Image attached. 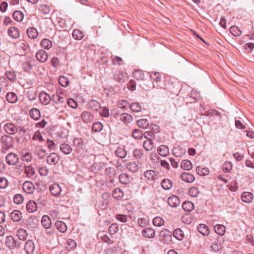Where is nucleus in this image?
I'll use <instances>...</instances> for the list:
<instances>
[{"mask_svg": "<svg viewBox=\"0 0 254 254\" xmlns=\"http://www.w3.org/2000/svg\"><path fill=\"white\" fill-rule=\"evenodd\" d=\"M150 77L152 80L155 81L156 82H159L161 80L160 73L157 72H154L150 75Z\"/></svg>", "mask_w": 254, "mask_h": 254, "instance_id": "58", "label": "nucleus"}, {"mask_svg": "<svg viewBox=\"0 0 254 254\" xmlns=\"http://www.w3.org/2000/svg\"><path fill=\"white\" fill-rule=\"evenodd\" d=\"M196 171L200 176H205L209 174V170L207 168L202 166L197 167Z\"/></svg>", "mask_w": 254, "mask_h": 254, "instance_id": "40", "label": "nucleus"}, {"mask_svg": "<svg viewBox=\"0 0 254 254\" xmlns=\"http://www.w3.org/2000/svg\"><path fill=\"white\" fill-rule=\"evenodd\" d=\"M116 116H119L120 120L125 124H129L132 121V117L126 113H124L121 114H117Z\"/></svg>", "mask_w": 254, "mask_h": 254, "instance_id": "5", "label": "nucleus"}, {"mask_svg": "<svg viewBox=\"0 0 254 254\" xmlns=\"http://www.w3.org/2000/svg\"><path fill=\"white\" fill-rule=\"evenodd\" d=\"M214 229L215 233L219 236L223 235L226 231L225 227L221 224L216 225Z\"/></svg>", "mask_w": 254, "mask_h": 254, "instance_id": "27", "label": "nucleus"}, {"mask_svg": "<svg viewBox=\"0 0 254 254\" xmlns=\"http://www.w3.org/2000/svg\"><path fill=\"white\" fill-rule=\"evenodd\" d=\"M120 182L123 184H127L129 182V178L127 175L122 174L119 176Z\"/></svg>", "mask_w": 254, "mask_h": 254, "instance_id": "49", "label": "nucleus"}, {"mask_svg": "<svg viewBox=\"0 0 254 254\" xmlns=\"http://www.w3.org/2000/svg\"><path fill=\"white\" fill-rule=\"evenodd\" d=\"M231 33L235 36H240L242 32L240 28L236 26H232L230 28Z\"/></svg>", "mask_w": 254, "mask_h": 254, "instance_id": "38", "label": "nucleus"}, {"mask_svg": "<svg viewBox=\"0 0 254 254\" xmlns=\"http://www.w3.org/2000/svg\"><path fill=\"white\" fill-rule=\"evenodd\" d=\"M181 167L184 170H190L192 168V164L190 161L184 160L182 162Z\"/></svg>", "mask_w": 254, "mask_h": 254, "instance_id": "32", "label": "nucleus"}, {"mask_svg": "<svg viewBox=\"0 0 254 254\" xmlns=\"http://www.w3.org/2000/svg\"><path fill=\"white\" fill-rule=\"evenodd\" d=\"M253 194L249 192H244L241 195L242 200L246 203L251 202L253 199Z\"/></svg>", "mask_w": 254, "mask_h": 254, "instance_id": "18", "label": "nucleus"}, {"mask_svg": "<svg viewBox=\"0 0 254 254\" xmlns=\"http://www.w3.org/2000/svg\"><path fill=\"white\" fill-rule=\"evenodd\" d=\"M73 145L78 148H81L83 146V141L81 138H75L73 141Z\"/></svg>", "mask_w": 254, "mask_h": 254, "instance_id": "60", "label": "nucleus"}, {"mask_svg": "<svg viewBox=\"0 0 254 254\" xmlns=\"http://www.w3.org/2000/svg\"><path fill=\"white\" fill-rule=\"evenodd\" d=\"M25 173L28 177L32 176L35 174V170L31 166H26L25 167Z\"/></svg>", "mask_w": 254, "mask_h": 254, "instance_id": "54", "label": "nucleus"}, {"mask_svg": "<svg viewBox=\"0 0 254 254\" xmlns=\"http://www.w3.org/2000/svg\"><path fill=\"white\" fill-rule=\"evenodd\" d=\"M12 220L14 222H18L22 218L21 212L17 210H14L10 213Z\"/></svg>", "mask_w": 254, "mask_h": 254, "instance_id": "19", "label": "nucleus"}, {"mask_svg": "<svg viewBox=\"0 0 254 254\" xmlns=\"http://www.w3.org/2000/svg\"><path fill=\"white\" fill-rule=\"evenodd\" d=\"M133 76L136 80H140L143 79L144 74L142 71L136 70L133 73Z\"/></svg>", "mask_w": 254, "mask_h": 254, "instance_id": "48", "label": "nucleus"}, {"mask_svg": "<svg viewBox=\"0 0 254 254\" xmlns=\"http://www.w3.org/2000/svg\"><path fill=\"white\" fill-rule=\"evenodd\" d=\"M112 195L114 198L120 199L123 197L124 192L120 189L116 188L113 190Z\"/></svg>", "mask_w": 254, "mask_h": 254, "instance_id": "29", "label": "nucleus"}, {"mask_svg": "<svg viewBox=\"0 0 254 254\" xmlns=\"http://www.w3.org/2000/svg\"><path fill=\"white\" fill-rule=\"evenodd\" d=\"M153 224L157 227H160L164 225V220L160 217H156L153 220Z\"/></svg>", "mask_w": 254, "mask_h": 254, "instance_id": "52", "label": "nucleus"}, {"mask_svg": "<svg viewBox=\"0 0 254 254\" xmlns=\"http://www.w3.org/2000/svg\"><path fill=\"white\" fill-rule=\"evenodd\" d=\"M161 185L163 189L166 190H169L172 187V183L168 179H163L161 182Z\"/></svg>", "mask_w": 254, "mask_h": 254, "instance_id": "28", "label": "nucleus"}, {"mask_svg": "<svg viewBox=\"0 0 254 254\" xmlns=\"http://www.w3.org/2000/svg\"><path fill=\"white\" fill-rule=\"evenodd\" d=\"M39 10L42 14L46 15L50 14L51 8L47 4H41L39 8Z\"/></svg>", "mask_w": 254, "mask_h": 254, "instance_id": "33", "label": "nucleus"}, {"mask_svg": "<svg viewBox=\"0 0 254 254\" xmlns=\"http://www.w3.org/2000/svg\"><path fill=\"white\" fill-rule=\"evenodd\" d=\"M84 36V34L82 32L78 30L75 29L72 32V37L74 39L77 40H81Z\"/></svg>", "mask_w": 254, "mask_h": 254, "instance_id": "44", "label": "nucleus"}, {"mask_svg": "<svg viewBox=\"0 0 254 254\" xmlns=\"http://www.w3.org/2000/svg\"><path fill=\"white\" fill-rule=\"evenodd\" d=\"M39 99L43 104L47 105L52 100V97L44 92L40 93Z\"/></svg>", "mask_w": 254, "mask_h": 254, "instance_id": "11", "label": "nucleus"}, {"mask_svg": "<svg viewBox=\"0 0 254 254\" xmlns=\"http://www.w3.org/2000/svg\"><path fill=\"white\" fill-rule=\"evenodd\" d=\"M17 235L19 239L24 241L26 240L28 234L25 229L21 228L17 230Z\"/></svg>", "mask_w": 254, "mask_h": 254, "instance_id": "35", "label": "nucleus"}, {"mask_svg": "<svg viewBox=\"0 0 254 254\" xmlns=\"http://www.w3.org/2000/svg\"><path fill=\"white\" fill-rule=\"evenodd\" d=\"M41 223L45 229H50L52 225L51 220L50 217L48 215H44L42 218Z\"/></svg>", "mask_w": 254, "mask_h": 254, "instance_id": "15", "label": "nucleus"}, {"mask_svg": "<svg viewBox=\"0 0 254 254\" xmlns=\"http://www.w3.org/2000/svg\"><path fill=\"white\" fill-rule=\"evenodd\" d=\"M220 237L217 236L216 238H215L214 241L212 242L211 245L210 247V249L215 252H218L221 248L220 246L222 243L221 240H220Z\"/></svg>", "mask_w": 254, "mask_h": 254, "instance_id": "7", "label": "nucleus"}, {"mask_svg": "<svg viewBox=\"0 0 254 254\" xmlns=\"http://www.w3.org/2000/svg\"><path fill=\"white\" fill-rule=\"evenodd\" d=\"M142 235L145 238H152L155 236V231L151 228H147L142 231Z\"/></svg>", "mask_w": 254, "mask_h": 254, "instance_id": "13", "label": "nucleus"}, {"mask_svg": "<svg viewBox=\"0 0 254 254\" xmlns=\"http://www.w3.org/2000/svg\"><path fill=\"white\" fill-rule=\"evenodd\" d=\"M143 146L146 151H151L154 148V143L152 140H146L144 141Z\"/></svg>", "mask_w": 254, "mask_h": 254, "instance_id": "37", "label": "nucleus"}, {"mask_svg": "<svg viewBox=\"0 0 254 254\" xmlns=\"http://www.w3.org/2000/svg\"><path fill=\"white\" fill-rule=\"evenodd\" d=\"M23 201V197L20 194H16L14 196L13 201L15 204H20Z\"/></svg>", "mask_w": 254, "mask_h": 254, "instance_id": "56", "label": "nucleus"}, {"mask_svg": "<svg viewBox=\"0 0 254 254\" xmlns=\"http://www.w3.org/2000/svg\"><path fill=\"white\" fill-rule=\"evenodd\" d=\"M60 150L65 154H69L72 151L70 146L66 143H63L60 145Z\"/></svg>", "mask_w": 254, "mask_h": 254, "instance_id": "31", "label": "nucleus"}, {"mask_svg": "<svg viewBox=\"0 0 254 254\" xmlns=\"http://www.w3.org/2000/svg\"><path fill=\"white\" fill-rule=\"evenodd\" d=\"M23 190L27 193L31 194L33 192L35 187L34 185L31 182L26 181L23 184Z\"/></svg>", "mask_w": 254, "mask_h": 254, "instance_id": "4", "label": "nucleus"}, {"mask_svg": "<svg viewBox=\"0 0 254 254\" xmlns=\"http://www.w3.org/2000/svg\"><path fill=\"white\" fill-rule=\"evenodd\" d=\"M127 169L129 171L134 173L138 170V166L135 163L130 162L127 164Z\"/></svg>", "mask_w": 254, "mask_h": 254, "instance_id": "50", "label": "nucleus"}, {"mask_svg": "<svg viewBox=\"0 0 254 254\" xmlns=\"http://www.w3.org/2000/svg\"><path fill=\"white\" fill-rule=\"evenodd\" d=\"M8 33L9 35L13 38H17L19 36V30L17 28L15 27L9 28L8 30Z\"/></svg>", "mask_w": 254, "mask_h": 254, "instance_id": "25", "label": "nucleus"}, {"mask_svg": "<svg viewBox=\"0 0 254 254\" xmlns=\"http://www.w3.org/2000/svg\"><path fill=\"white\" fill-rule=\"evenodd\" d=\"M198 231L204 236H207L209 233L208 227L205 224H200L197 226Z\"/></svg>", "mask_w": 254, "mask_h": 254, "instance_id": "21", "label": "nucleus"}, {"mask_svg": "<svg viewBox=\"0 0 254 254\" xmlns=\"http://www.w3.org/2000/svg\"><path fill=\"white\" fill-rule=\"evenodd\" d=\"M149 124V121L147 119H140L137 121V125L140 128H146L148 127Z\"/></svg>", "mask_w": 254, "mask_h": 254, "instance_id": "42", "label": "nucleus"}, {"mask_svg": "<svg viewBox=\"0 0 254 254\" xmlns=\"http://www.w3.org/2000/svg\"><path fill=\"white\" fill-rule=\"evenodd\" d=\"M183 209L187 212L192 211L194 209V204L190 201H185L182 204Z\"/></svg>", "mask_w": 254, "mask_h": 254, "instance_id": "30", "label": "nucleus"}, {"mask_svg": "<svg viewBox=\"0 0 254 254\" xmlns=\"http://www.w3.org/2000/svg\"><path fill=\"white\" fill-rule=\"evenodd\" d=\"M35 246L32 240L27 241L25 244V251L27 254H33Z\"/></svg>", "mask_w": 254, "mask_h": 254, "instance_id": "10", "label": "nucleus"}, {"mask_svg": "<svg viewBox=\"0 0 254 254\" xmlns=\"http://www.w3.org/2000/svg\"><path fill=\"white\" fill-rule=\"evenodd\" d=\"M189 193L192 197H197L199 193V191L197 188L191 187L190 189Z\"/></svg>", "mask_w": 254, "mask_h": 254, "instance_id": "53", "label": "nucleus"}, {"mask_svg": "<svg viewBox=\"0 0 254 254\" xmlns=\"http://www.w3.org/2000/svg\"><path fill=\"white\" fill-rule=\"evenodd\" d=\"M13 18L18 22H21L24 17V14L20 11H15L12 15Z\"/></svg>", "mask_w": 254, "mask_h": 254, "instance_id": "41", "label": "nucleus"}, {"mask_svg": "<svg viewBox=\"0 0 254 254\" xmlns=\"http://www.w3.org/2000/svg\"><path fill=\"white\" fill-rule=\"evenodd\" d=\"M76 246V243L75 241L72 239H68L66 241V248L70 250L74 248Z\"/></svg>", "mask_w": 254, "mask_h": 254, "instance_id": "55", "label": "nucleus"}, {"mask_svg": "<svg viewBox=\"0 0 254 254\" xmlns=\"http://www.w3.org/2000/svg\"><path fill=\"white\" fill-rule=\"evenodd\" d=\"M98 156V163L100 164V169L105 168L108 158L104 154H99Z\"/></svg>", "mask_w": 254, "mask_h": 254, "instance_id": "17", "label": "nucleus"}, {"mask_svg": "<svg viewBox=\"0 0 254 254\" xmlns=\"http://www.w3.org/2000/svg\"><path fill=\"white\" fill-rule=\"evenodd\" d=\"M27 34L30 39H35L38 35V32L36 28L34 27L28 28L27 30Z\"/></svg>", "mask_w": 254, "mask_h": 254, "instance_id": "23", "label": "nucleus"}, {"mask_svg": "<svg viewBox=\"0 0 254 254\" xmlns=\"http://www.w3.org/2000/svg\"><path fill=\"white\" fill-rule=\"evenodd\" d=\"M55 225L57 229L62 233L66 231L67 227L66 224L61 221H58L56 222Z\"/></svg>", "mask_w": 254, "mask_h": 254, "instance_id": "26", "label": "nucleus"}, {"mask_svg": "<svg viewBox=\"0 0 254 254\" xmlns=\"http://www.w3.org/2000/svg\"><path fill=\"white\" fill-rule=\"evenodd\" d=\"M98 238L101 239L103 241H104L106 243H111V240L108 237V236L105 234H99L98 235Z\"/></svg>", "mask_w": 254, "mask_h": 254, "instance_id": "63", "label": "nucleus"}, {"mask_svg": "<svg viewBox=\"0 0 254 254\" xmlns=\"http://www.w3.org/2000/svg\"><path fill=\"white\" fill-rule=\"evenodd\" d=\"M5 160L8 165H14L18 162L19 158L15 153H9L6 155Z\"/></svg>", "mask_w": 254, "mask_h": 254, "instance_id": "2", "label": "nucleus"}, {"mask_svg": "<svg viewBox=\"0 0 254 254\" xmlns=\"http://www.w3.org/2000/svg\"><path fill=\"white\" fill-rule=\"evenodd\" d=\"M232 168V164L230 162H226L223 165V170L225 173L229 172Z\"/></svg>", "mask_w": 254, "mask_h": 254, "instance_id": "61", "label": "nucleus"}, {"mask_svg": "<svg viewBox=\"0 0 254 254\" xmlns=\"http://www.w3.org/2000/svg\"><path fill=\"white\" fill-rule=\"evenodd\" d=\"M186 152L184 148L178 146L174 148L173 155L176 157H181L185 154Z\"/></svg>", "mask_w": 254, "mask_h": 254, "instance_id": "16", "label": "nucleus"}, {"mask_svg": "<svg viewBox=\"0 0 254 254\" xmlns=\"http://www.w3.org/2000/svg\"><path fill=\"white\" fill-rule=\"evenodd\" d=\"M168 203L171 207H176L179 205L180 201L178 196L173 195L168 198Z\"/></svg>", "mask_w": 254, "mask_h": 254, "instance_id": "6", "label": "nucleus"}, {"mask_svg": "<svg viewBox=\"0 0 254 254\" xmlns=\"http://www.w3.org/2000/svg\"><path fill=\"white\" fill-rule=\"evenodd\" d=\"M130 110L135 113H138L141 110V106L138 103H133L130 105Z\"/></svg>", "mask_w": 254, "mask_h": 254, "instance_id": "47", "label": "nucleus"}, {"mask_svg": "<svg viewBox=\"0 0 254 254\" xmlns=\"http://www.w3.org/2000/svg\"><path fill=\"white\" fill-rule=\"evenodd\" d=\"M36 57L37 59L42 63L46 62L48 58L47 53L43 50H39L37 52Z\"/></svg>", "mask_w": 254, "mask_h": 254, "instance_id": "8", "label": "nucleus"}, {"mask_svg": "<svg viewBox=\"0 0 254 254\" xmlns=\"http://www.w3.org/2000/svg\"><path fill=\"white\" fill-rule=\"evenodd\" d=\"M118 226L116 224H112L109 228V232L111 235H114L118 231Z\"/></svg>", "mask_w": 254, "mask_h": 254, "instance_id": "59", "label": "nucleus"}, {"mask_svg": "<svg viewBox=\"0 0 254 254\" xmlns=\"http://www.w3.org/2000/svg\"><path fill=\"white\" fill-rule=\"evenodd\" d=\"M116 155L121 158H124L127 156V152L123 148H119L115 152Z\"/></svg>", "mask_w": 254, "mask_h": 254, "instance_id": "51", "label": "nucleus"}, {"mask_svg": "<svg viewBox=\"0 0 254 254\" xmlns=\"http://www.w3.org/2000/svg\"><path fill=\"white\" fill-rule=\"evenodd\" d=\"M5 245L10 249H14L19 247L20 244L17 241H15L12 236H8L6 238Z\"/></svg>", "mask_w": 254, "mask_h": 254, "instance_id": "1", "label": "nucleus"}, {"mask_svg": "<svg viewBox=\"0 0 254 254\" xmlns=\"http://www.w3.org/2000/svg\"><path fill=\"white\" fill-rule=\"evenodd\" d=\"M132 135L135 139H140L142 136V132L139 129H134L132 131Z\"/></svg>", "mask_w": 254, "mask_h": 254, "instance_id": "57", "label": "nucleus"}, {"mask_svg": "<svg viewBox=\"0 0 254 254\" xmlns=\"http://www.w3.org/2000/svg\"><path fill=\"white\" fill-rule=\"evenodd\" d=\"M26 209L28 212L33 213L37 209V204L34 201L30 200L27 203Z\"/></svg>", "mask_w": 254, "mask_h": 254, "instance_id": "20", "label": "nucleus"}, {"mask_svg": "<svg viewBox=\"0 0 254 254\" xmlns=\"http://www.w3.org/2000/svg\"><path fill=\"white\" fill-rule=\"evenodd\" d=\"M181 178L182 180L187 183H192L194 180L195 178L190 173L185 172L182 174Z\"/></svg>", "mask_w": 254, "mask_h": 254, "instance_id": "14", "label": "nucleus"}, {"mask_svg": "<svg viewBox=\"0 0 254 254\" xmlns=\"http://www.w3.org/2000/svg\"><path fill=\"white\" fill-rule=\"evenodd\" d=\"M21 158L22 161L29 162L32 160L33 156L31 153L23 151L21 153Z\"/></svg>", "mask_w": 254, "mask_h": 254, "instance_id": "22", "label": "nucleus"}, {"mask_svg": "<svg viewBox=\"0 0 254 254\" xmlns=\"http://www.w3.org/2000/svg\"><path fill=\"white\" fill-rule=\"evenodd\" d=\"M31 118L34 120H38L40 117V112L39 110L36 108L32 109L29 113Z\"/></svg>", "mask_w": 254, "mask_h": 254, "instance_id": "34", "label": "nucleus"}, {"mask_svg": "<svg viewBox=\"0 0 254 254\" xmlns=\"http://www.w3.org/2000/svg\"><path fill=\"white\" fill-rule=\"evenodd\" d=\"M41 46L46 49H50L52 46V42L48 39H44L41 42Z\"/></svg>", "mask_w": 254, "mask_h": 254, "instance_id": "43", "label": "nucleus"}, {"mask_svg": "<svg viewBox=\"0 0 254 254\" xmlns=\"http://www.w3.org/2000/svg\"><path fill=\"white\" fill-rule=\"evenodd\" d=\"M52 101L56 103H63L64 102V98L59 94H54L52 96Z\"/></svg>", "mask_w": 254, "mask_h": 254, "instance_id": "45", "label": "nucleus"}, {"mask_svg": "<svg viewBox=\"0 0 254 254\" xmlns=\"http://www.w3.org/2000/svg\"><path fill=\"white\" fill-rule=\"evenodd\" d=\"M6 98L7 101L10 103H15L17 100L16 95L12 92H9L6 94Z\"/></svg>", "mask_w": 254, "mask_h": 254, "instance_id": "36", "label": "nucleus"}, {"mask_svg": "<svg viewBox=\"0 0 254 254\" xmlns=\"http://www.w3.org/2000/svg\"><path fill=\"white\" fill-rule=\"evenodd\" d=\"M60 160V157L56 153H51L47 157V162L50 165H55Z\"/></svg>", "mask_w": 254, "mask_h": 254, "instance_id": "3", "label": "nucleus"}, {"mask_svg": "<svg viewBox=\"0 0 254 254\" xmlns=\"http://www.w3.org/2000/svg\"><path fill=\"white\" fill-rule=\"evenodd\" d=\"M173 236L177 240H182L184 238V234L181 229L178 228L174 230L173 232Z\"/></svg>", "mask_w": 254, "mask_h": 254, "instance_id": "39", "label": "nucleus"}, {"mask_svg": "<svg viewBox=\"0 0 254 254\" xmlns=\"http://www.w3.org/2000/svg\"><path fill=\"white\" fill-rule=\"evenodd\" d=\"M158 153L162 156H167L169 154L168 147L165 145H161L158 148Z\"/></svg>", "mask_w": 254, "mask_h": 254, "instance_id": "24", "label": "nucleus"}, {"mask_svg": "<svg viewBox=\"0 0 254 254\" xmlns=\"http://www.w3.org/2000/svg\"><path fill=\"white\" fill-rule=\"evenodd\" d=\"M39 172L41 176H46L49 173V169L46 166H43L39 168Z\"/></svg>", "mask_w": 254, "mask_h": 254, "instance_id": "64", "label": "nucleus"}, {"mask_svg": "<svg viewBox=\"0 0 254 254\" xmlns=\"http://www.w3.org/2000/svg\"><path fill=\"white\" fill-rule=\"evenodd\" d=\"M59 82L61 86L64 87H67L68 85L69 82L68 78L64 76H61L59 77Z\"/></svg>", "mask_w": 254, "mask_h": 254, "instance_id": "46", "label": "nucleus"}, {"mask_svg": "<svg viewBox=\"0 0 254 254\" xmlns=\"http://www.w3.org/2000/svg\"><path fill=\"white\" fill-rule=\"evenodd\" d=\"M4 130L9 134H14L17 132V128L13 124H7L4 125Z\"/></svg>", "mask_w": 254, "mask_h": 254, "instance_id": "9", "label": "nucleus"}, {"mask_svg": "<svg viewBox=\"0 0 254 254\" xmlns=\"http://www.w3.org/2000/svg\"><path fill=\"white\" fill-rule=\"evenodd\" d=\"M51 193L54 196L59 195L62 191L61 187L57 184H54L50 187Z\"/></svg>", "mask_w": 254, "mask_h": 254, "instance_id": "12", "label": "nucleus"}, {"mask_svg": "<svg viewBox=\"0 0 254 254\" xmlns=\"http://www.w3.org/2000/svg\"><path fill=\"white\" fill-rule=\"evenodd\" d=\"M5 74L8 79L12 81H14L16 78V75L13 71H6Z\"/></svg>", "mask_w": 254, "mask_h": 254, "instance_id": "62", "label": "nucleus"}]
</instances>
